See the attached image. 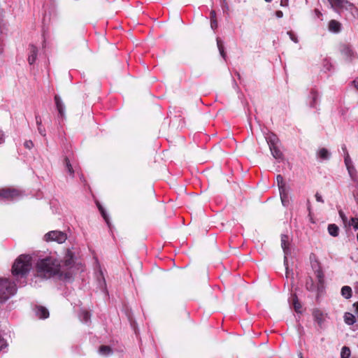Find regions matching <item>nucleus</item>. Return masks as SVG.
Here are the masks:
<instances>
[{
  "label": "nucleus",
  "instance_id": "22",
  "mask_svg": "<svg viewBox=\"0 0 358 358\" xmlns=\"http://www.w3.org/2000/svg\"><path fill=\"white\" fill-rule=\"evenodd\" d=\"M210 26L213 29H215L217 28V21L216 17V13L215 10H211L210 13Z\"/></svg>",
  "mask_w": 358,
  "mask_h": 358
},
{
  "label": "nucleus",
  "instance_id": "18",
  "mask_svg": "<svg viewBox=\"0 0 358 358\" xmlns=\"http://www.w3.org/2000/svg\"><path fill=\"white\" fill-rule=\"evenodd\" d=\"M341 295L347 299H350L352 294V291L351 287L348 285L343 286L341 288Z\"/></svg>",
  "mask_w": 358,
  "mask_h": 358
},
{
  "label": "nucleus",
  "instance_id": "36",
  "mask_svg": "<svg viewBox=\"0 0 358 358\" xmlns=\"http://www.w3.org/2000/svg\"><path fill=\"white\" fill-rule=\"evenodd\" d=\"M24 145L25 148H27L28 149H31L33 148L34 143L31 141H27L24 142Z\"/></svg>",
  "mask_w": 358,
  "mask_h": 358
},
{
  "label": "nucleus",
  "instance_id": "20",
  "mask_svg": "<svg viewBox=\"0 0 358 358\" xmlns=\"http://www.w3.org/2000/svg\"><path fill=\"white\" fill-rule=\"evenodd\" d=\"M338 231H339V229H338V227L335 224H329L328 226V232L329 234L334 236V237H336L338 236Z\"/></svg>",
  "mask_w": 358,
  "mask_h": 358
},
{
  "label": "nucleus",
  "instance_id": "30",
  "mask_svg": "<svg viewBox=\"0 0 358 358\" xmlns=\"http://www.w3.org/2000/svg\"><path fill=\"white\" fill-rule=\"evenodd\" d=\"M91 315L89 311L86 310H83L80 313V317L81 320L85 322H87L90 320Z\"/></svg>",
  "mask_w": 358,
  "mask_h": 358
},
{
  "label": "nucleus",
  "instance_id": "25",
  "mask_svg": "<svg viewBox=\"0 0 358 358\" xmlns=\"http://www.w3.org/2000/svg\"><path fill=\"white\" fill-rule=\"evenodd\" d=\"M36 124L38 125V130L39 131V133L45 136V129L44 127H42V120H41V118L38 116H36Z\"/></svg>",
  "mask_w": 358,
  "mask_h": 358
},
{
  "label": "nucleus",
  "instance_id": "24",
  "mask_svg": "<svg viewBox=\"0 0 358 358\" xmlns=\"http://www.w3.org/2000/svg\"><path fill=\"white\" fill-rule=\"evenodd\" d=\"M266 141H267V143L270 148V147H272L274 145H277V143L278 142V138L275 135L272 134V135L269 136L268 138H266Z\"/></svg>",
  "mask_w": 358,
  "mask_h": 358
},
{
  "label": "nucleus",
  "instance_id": "10",
  "mask_svg": "<svg viewBox=\"0 0 358 358\" xmlns=\"http://www.w3.org/2000/svg\"><path fill=\"white\" fill-rule=\"evenodd\" d=\"M29 55L28 57V62L29 64H33L37 57V53H38V49L34 45H29Z\"/></svg>",
  "mask_w": 358,
  "mask_h": 358
},
{
  "label": "nucleus",
  "instance_id": "16",
  "mask_svg": "<svg viewBox=\"0 0 358 358\" xmlns=\"http://www.w3.org/2000/svg\"><path fill=\"white\" fill-rule=\"evenodd\" d=\"M292 304H293L295 311L296 313H300L301 309V305L296 294H292Z\"/></svg>",
  "mask_w": 358,
  "mask_h": 358
},
{
  "label": "nucleus",
  "instance_id": "43",
  "mask_svg": "<svg viewBox=\"0 0 358 358\" xmlns=\"http://www.w3.org/2000/svg\"><path fill=\"white\" fill-rule=\"evenodd\" d=\"M275 15L278 17H282L283 15V13L281 10H278V11H276Z\"/></svg>",
  "mask_w": 358,
  "mask_h": 358
},
{
  "label": "nucleus",
  "instance_id": "34",
  "mask_svg": "<svg viewBox=\"0 0 358 358\" xmlns=\"http://www.w3.org/2000/svg\"><path fill=\"white\" fill-rule=\"evenodd\" d=\"M344 162L346 167L352 165L351 159L348 152H346V155H345Z\"/></svg>",
  "mask_w": 358,
  "mask_h": 358
},
{
  "label": "nucleus",
  "instance_id": "31",
  "mask_svg": "<svg viewBox=\"0 0 358 358\" xmlns=\"http://www.w3.org/2000/svg\"><path fill=\"white\" fill-rule=\"evenodd\" d=\"M112 352L110 347L108 345H101L99 348V352L102 355H109Z\"/></svg>",
  "mask_w": 358,
  "mask_h": 358
},
{
  "label": "nucleus",
  "instance_id": "44",
  "mask_svg": "<svg viewBox=\"0 0 358 358\" xmlns=\"http://www.w3.org/2000/svg\"><path fill=\"white\" fill-rule=\"evenodd\" d=\"M342 150L345 152V155H346V152H348V150L345 145L342 146Z\"/></svg>",
  "mask_w": 358,
  "mask_h": 358
},
{
  "label": "nucleus",
  "instance_id": "45",
  "mask_svg": "<svg viewBox=\"0 0 358 358\" xmlns=\"http://www.w3.org/2000/svg\"><path fill=\"white\" fill-rule=\"evenodd\" d=\"M299 358H303V355H302V353H301V352H299Z\"/></svg>",
  "mask_w": 358,
  "mask_h": 358
},
{
  "label": "nucleus",
  "instance_id": "23",
  "mask_svg": "<svg viewBox=\"0 0 358 358\" xmlns=\"http://www.w3.org/2000/svg\"><path fill=\"white\" fill-rule=\"evenodd\" d=\"M315 320L317 323L321 326L324 322V317L322 313L320 310H315L313 313Z\"/></svg>",
  "mask_w": 358,
  "mask_h": 358
},
{
  "label": "nucleus",
  "instance_id": "4",
  "mask_svg": "<svg viewBox=\"0 0 358 358\" xmlns=\"http://www.w3.org/2000/svg\"><path fill=\"white\" fill-rule=\"evenodd\" d=\"M21 193L20 190L13 187H4L0 189V199L7 201H12L20 196Z\"/></svg>",
  "mask_w": 358,
  "mask_h": 358
},
{
  "label": "nucleus",
  "instance_id": "42",
  "mask_svg": "<svg viewBox=\"0 0 358 358\" xmlns=\"http://www.w3.org/2000/svg\"><path fill=\"white\" fill-rule=\"evenodd\" d=\"M353 86L358 90V78H356L352 82Z\"/></svg>",
  "mask_w": 358,
  "mask_h": 358
},
{
  "label": "nucleus",
  "instance_id": "3",
  "mask_svg": "<svg viewBox=\"0 0 358 358\" xmlns=\"http://www.w3.org/2000/svg\"><path fill=\"white\" fill-rule=\"evenodd\" d=\"M17 287L15 282L7 278L0 279V301H6L10 296L15 294Z\"/></svg>",
  "mask_w": 358,
  "mask_h": 358
},
{
  "label": "nucleus",
  "instance_id": "21",
  "mask_svg": "<svg viewBox=\"0 0 358 358\" xmlns=\"http://www.w3.org/2000/svg\"><path fill=\"white\" fill-rule=\"evenodd\" d=\"M318 157L322 159H328L330 157V153L327 148H320L317 152Z\"/></svg>",
  "mask_w": 358,
  "mask_h": 358
},
{
  "label": "nucleus",
  "instance_id": "38",
  "mask_svg": "<svg viewBox=\"0 0 358 358\" xmlns=\"http://www.w3.org/2000/svg\"><path fill=\"white\" fill-rule=\"evenodd\" d=\"M315 196L317 201L324 203V200L322 199V196L318 192L315 194Z\"/></svg>",
  "mask_w": 358,
  "mask_h": 358
},
{
  "label": "nucleus",
  "instance_id": "26",
  "mask_svg": "<svg viewBox=\"0 0 358 358\" xmlns=\"http://www.w3.org/2000/svg\"><path fill=\"white\" fill-rule=\"evenodd\" d=\"M96 204L102 215V217H103V219L105 220V221L107 222V224L109 225V220H108V215L106 213V210L105 209L103 208V206L100 204V203L99 201H96Z\"/></svg>",
  "mask_w": 358,
  "mask_h": 358
},
{
  "label": "nucleus",
  "instance_id": "41",
  "mask_svg": "<svg viewBox=\"0 0 358 358\" xmlns=\"http://www.w3.org/2000/svg\"><path fill=\"white\" fill-rule=\"evenodd\" d=\"M288 34H289L291 39L294 42L297 43L298 41H297L296 37L292 32H288Z\"/></svg>",
  "mask_w": 358,
  "mask_h": 358
},
{
  "label": "nucleus",
  "instance_id": "12",
  "mask_svg": "<svg viewBox=\"0 0 358 358\" xmlns=\"http://www.w3.org/2000/svg\"><path fill=\"white\" fill-rule=\"evenodd\" d=\"M277 183L279 188L281 199L282 200V194H285V182L284 181V178L281 175H278L277 178Z\"/></svg>",
  "mask_w": 358,
  "mask_h": 358
},
{
  "label": "nucleus",
  "instance_id": "11",
  "mask_svg": "<svg viewBox=\"0 0 358 358\" xmlns=\"http://www.w3.org/2000/svg\"><path fill=\"white\" fill-rule=\"evenodd\" d=\"M55 101L57 110H58L59 115L62 117H65L64 106L63 103L62 102L60 97L58 95L55 96Z\"/></svg>",
  "mask_w": 358,
  "mask_h": 358
},
{
  "label": "nucleus",
  "instance_id": "29",
  "mask_svg": "<svg viewBox=\"0 0 358 358\" xmlns=\"http://www.w3.org/2000/svg\"><path fill=\"white\" fill-rule=\"evenodd\" d=\"M64 163L68 172L70 173V175L73 176L74 174V171L68 157H66L64 158Z\"/></svg>",
  "mask_w": 358,
  "mask_h": 358
},
{
  "label": "nucleus",
  "instance_id": "32",
  "mask_svg": "<svg viewBox=\"0 0 358 358\" xmlns=\"http://www.w3.org/2000/svg\"><path fill=\"white\" fill-rule=\"evenodd\" d=\"M306 287L307 289L308 290H313L315 289L314 282L313 280V278L311 277H309V278L307 280L306 283Z\"/></svg>",
  "mask_w": 358,
  "mask_h": 358
},
{
  "label": "nucleus",
  "instance_id": "28",
  "mask_svg": "<svg viewBox=\"0 0 358 358\" xmlns=\"http://www.w3.org/2000/svg\"><path fill=\"white\" fill-rule=\"evenodd\" d=\"M351 351L350 348L344 346L341 349V358H349L350 357Z\"/></svg>",
  "mask_w": 358,
  "mask_h": 358
},
{
  "label": "nucleus",
  "instance_id": "37",
  "mask_svg": "<svg viewBox=\"0 0 358 358\" xmlns=\"http://www.w3.org/2000/svg\"><path fill=\"white\" fill-rule=\"evenodd\" d=\"M5 141V134L4 132L0 129V144H2Z\"/></svg>",
  "mask_w": 358,
  "mask_h": 358
},
{
  "label": "nucleus",
  "instance_id": "19",
  "mask_svg": "<svg viewBox=\"0 0 358 358\" xmlns=\"http://www.w3.org/2000/svg\"><path fill=\"white\" fill-rule=\"evenodd\" d=\"M270 150L274 158L279 159L282 157V153L278 148V145L270 147Z\"/></svg>",
  "mask_w": 358,
  "mask_h": 358
},
{
  "label": "nucleus",
  "instance_id": "9",
  "mask_svg": "<svg viewBox=\"0 0 358 358\" xmlns=\"http://www.w3.org/2000/svg\"><path fill=\"white\" fill-rule=\"evenodd\" d=\"M281 247L285 255L289 253V238L287 235H281Z\"/></svg>",
  "mask_w": 358,
  "mask_h": 358
},
{
  "label": "nucleus",
  "instance_id": "33",
  "mask_svg": "<svg viewBox=\"0 0 358 358\" xmlns=\"http://www.w3.org/2000/svg\"><path fill=\"white\" fill-rule=\"evenodd\" d=\"M346 168L348 171V173H349L351 178L353 180H355V173H356V170H355V167L352 165H351V166H347Z\"/></svg>",
  "mask_w": 358,
  "mask_h": 358
},
{
  "label": "nucleus",
  "instance_id": "46",
  "mask_svg": "<svg viewBox=\"0 0 358 358\" xmlns=\"http://www.w3.org/2000/svg\"><path fill=\"white\" fill-rule=\"evenodd\" d=\"M272 0H265L266 2H271Z\"/></svg>",
  "mask_w": 358,
  "mask_h": 358
},
{
  "label": "nucleus",
  "instance_id": "6",
  "mask_svg": "<svg viewBox=\"0 0 358 358\" xmlns=\"http://www.w3.org/2000/svg\"><path fill=\"white\" fill-rule=\"evenodd\" d=\"M312 266L314 268L315 276L318 280L319 285L323 286L324 282V275L320 263L316 262L315 264L312 265Z\"/></svg>",
  "mask_w": 358,
  "mask_h": 358
},
{
  "label": "nucleus",
  "instance_id": "13",
  "mask_svg": "<svg viewBox=\"0 0 358 358\" xmlns=\"http://www.w3.org/2000/svg\"><path fill=\"white\" fill-rule=\"evenodd\" d=\"M329 29L333 32H339L341 30V23L335 20H331L329 22Z\"/></svg>",
  "mask_w": 358,
  "mask_h": 358
},
{
  "label": "nucleus",
  "instance_id": "7",
  "mask_svg": "<svg viewBox=\"0 0 358 358\" xmlns=\"http://www.w3.org/2000/svg\"><path fill=\"white\" fill-rule=\"evenodd\" d=\"M332 7L335 8H348L349 6H352L348 0H329Z\"/></svg>",
  "mask_w": 358,
  "mask_h": 358
},
{
  "label": "nucleus",
  "instance_id": "5",
  "mask_svg": "<svg viewBox=\"0 0 358 358\" xmlns=\"http://www.w3.org/2000/svg\"><path fill=\"white\" fill-rule=\"evenodd\" d=\"M66 238V234L60 231H52L45 235L46 241H55L58 243H64Z\"/></svg>",
  "mask_w": 358,
  "mask_h": 358
},
{
  "label": "nucleus",
  "instance_id": "1",
  "mask_svg": "<svg viewBox=\"0 0 358 358\" xmlns=\"http://www.w3.org/2000/svg\"><path fill=\"white\" fill-rule=\"evenodd\" d=\"M37 276L42 278H50L58 275L59 278H70L71 274L70 272H65L62 270L61 261L53 257H48L38 260L36 266Z\"/></svg>",
  "mask_w": 358,
  "mask_h": 358
},
{
  "label": "nucleus",
  "instance_id": "35",
  "mask_svg": "<svg viewBox=\"0 0 358 358\" xmlns=\"http://www.w3.org/2000/svg\"><path fill=\"white\" fill-rule=\"evenodd\" d=\"M350 224H352L355 230L358 229V218L352 217L350 220Z\"/></svg>",
  "mask_w": 358,
  "mask_h": 358
},
{
  "label": "nucleus",
  "instance_id": "17",
  "mask_svg": "<svg viewBox=\"0 0 358 358\" xmlns=\"http://www.w3.org/2000/svg\"><path fill=\"white\" fill-rule=\"evenodd\" d=\"M343 317L345 322L348 325H352L356 322L355 316L350 313H345Z\"/></svg>",
  "mask_w": 358,
  "mask_h": 358
},
{
  "label": "nucleus",
  "instance_id": "40",
  "mask_svg": "<svg viewBox=\"0 0 358 358\" xmlns=\"http://www.w3.org/2000/svg\"><path fill=\"white\" fill-rule=\"evenodd\" d=\"M339 215L341 216V217L342 218L343 222H346L347 217H346V216L345 215L344 213L342 210L339 211Z\"/></svg>",
  "mask_w": 358,
  "mask_h": 358
},
{
  "label": "nucleus",
  "instance_id": "15",
  "mask_svg": "<svg viewBox=\"0 0 358 358\" xmlns=\"http://www.w3.org/2000/svg\"><path fill=\"white\" fill-rule=\"evenodd\" d=\"M36 314L38 317L41 319H45L49 317L48 310L43 306H39L37 308Z\"/></svg>",
  "mask_w": 358,
  "mask_h": 358
},
{
  "label": "nucleus",
  "instance_id": "27",
  "mask_svg": "<svg viewBox=\"0 0 358 358\" xmlns=\"http://www.w3.org/2000/svg\"><path fill=\"white\" fill-rule=\"evenodd\" d=\"M217 45L220 55L223 58H224L226 56V53L224 52V43L223 41L219 38H217Z\"/></svg>",
  "mask_w": 358,
  "mask_h": 358
},
{
  "label": "nucleus",
  "instance_id": "8",
  "mask_svg": "<svg viewBox=\"0 0 358 358\" xmlns=\"http://www.w3.org/2000/svg\"><path fill=\"white\" fill-rule=\"evenodd\" d=\"M74 264L73 261V254L70 250H68L64 260V265H62V270L64 271L63 266H66L67 268H71ZM65 272H66L64 270Z\"/></svg>",
  "mask_w": 358,
  "mask_h": 358
},
{
  "label": "nucleus",
  "instance_id": "2",
  "mask_svg": "<svg viewBox=\"0 0 358 358\" xmlns=\"http://www.w3.org/2000/svg\"><path fill=\"white\" fill-rule=\"evenodd\" d=\"M31 257L29 255H21L14 262L12 266L13 275H26L31 268Z\"/></svg>",
  "mask_w": 358,
  "mask_h": 358
},
{
  "label": "nucleus",
  "instance_id": "39",
  "mask_svg": "<svg viewBox=\"0 0 358 358\" xmlns=\"http://www.w3.org/2000/svg\"><path fill=\"white\" fill-rule=\"evenodd\" d=\"M6 345V341L0 336V351Z\"/></svg>",
  "mask_w": 358,
  "mask_h": 358
},
{
  "label": "nucleus",
  "instance_id": "14",
  "mask_svg": "<svg viewBox=\"0 0 358 358\" xmlns=\"http://www.w3.org/2000/svg\"><path fill=\"white\" fill-rule=\"evenodd\" d=\"M341 53L348 59H351L353 56L352 50L346 45L342 46Z\"/></svg>",
  "mask_w": 358,
  "mask_h": 358
}]
</instances>
